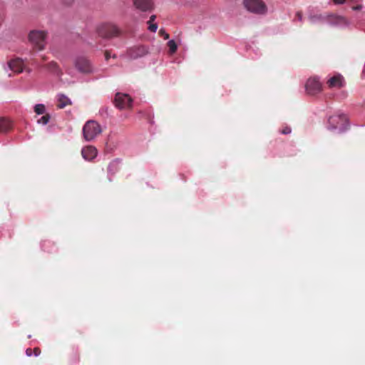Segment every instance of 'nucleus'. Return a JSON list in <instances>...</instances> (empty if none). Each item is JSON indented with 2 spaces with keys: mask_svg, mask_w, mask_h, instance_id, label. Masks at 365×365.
I'll list each match as a JSON object with an SVG mask.
<instances>
[{
  "mask_svg": "<svg viewBox=\"0 0 365 365\" xmlns=\"http://www.w3.org/2000/svg\"><path fill=\"white\" fill-rule=\"evenodd\" d=\"M98 35L103 38H112L121 34V30L114 24L106 22L98 25L96 28Z\"/></svg>",
  "mask_w": 365,
  "mask_h": 365,
  "instance_id": "f257e3e1",
  "label": "nucleus"
},
{
  "mask_svg": "<svg viewBox=\"0 0 365 365\" xmlns=\"http://www.w3.org/2000/svg\"><path fill=\"white\" fill-rule=\"evenodd\" d=\"M348 127V118L344 114L333 115L328 120L329 130L338 129L340 132H344Z\"/></svg>",
  "mask_w": 365,
  "mask_h": 365,
  "instance_id": "f03ea898",
  "label": "nucleus"
},
{
  "mask_svg": "<svg viewBox=\"0 0 365 365\" xmlns=\"http://www.w3.org/2000/svg\"><path fill=\"white\" fill-rule=\"evenodd\" d=\"M101 125L95 120H88L83 128V137L86 140L91 141L101 133Z\"/></svg>",
  "mask_w": 365,
  "mask_h": 365,
  "instance_id": "7ed1b4c3",
  "label": "nucleus"
},
{
  "mask_svg": "<svg viewBox=\"0 0 365 365\" xmlns=\"http://www.w3.org/2000/svg\"><path fill=\"white\" fill-rule=\"evenodd\" d=\"M46 33L43 31L34 30L29 34L30 43L38 50H43L45 46Z\"/></svg>",
  "mask_w": 365,
  "mask_h": 365,
  "instance_id": "20e7f679",
  "label": "nucleus"
},
{
  "mask_svg": "<svg viewBox=\"0 0 365 365\" xmlns=\"http://www.w3.org/2000/svg\"><path fill=\"white\" fill-rule=\"evenodd\" d=\"M75 68L81 73L89 74L93 72L91 61L83 56H78L74 60Z\"/></svg>",
  "mask_w": 365,
  "mask_h": 365,
  "instance_id": "39448f33",
  "label": "nucleus"
},
{
  "mask_svg": "<svg viewBox=\"0 0 365 365\" xmlns=\"http://www.w3.org/2000/svg\"><path fill=\"white\" fill-rule=\"evenodd\" d=\"M245 7L250 11L256 14H264L267 8L262 0H244Z\"/></svg>",
  "mask_w": 365,
  "mask_h": 365,
  "instance_id": "423d86ee",
  "label": "nucleus"
},
{
  "mask_svg": "<svg viewBox=\"0 0 365 365\" xmlns=\"http://www.w3.org/2000/svg\"><path fill=\"white\" fill-rule=\"evenodd\" d=\"M131 97L125 93H117L114 98V104L119 109L129 108L132 106Z\"/></svg>",
  "mask_w": 365,
  "mask_h": 365,
  "instance_id": "0eeeda50",
  "label": "nucleus"
},
{
  "mask_svg": "<svg viewBox=\"0 0 365 365\" xmlns=\"http://www.w3.org/2000/svg\"><path fill=\"white\" fill-rule=\"evenodd\" d=\"M149 53L148 48L143 45L134 46L127 50L126 55L130 59L143 57Z\"/></svg>",
  "mask_w": 365,
  "mask_h": 365,
  "instance_id": "6e6552de",
  "label": "nucleus"
},
{
  "mask_svg": "<svg viewBox=\"0 0 365 365\" xmlns=\"http://www.w3.org/2000/svg\"><path fill=\"white\" fill-rule=\"evenodd\" d=\"M322 88V83L316 77L309 78L305 84L306 91L309 95H315L321 92Z\"/></svg>",
  "mask_w": 365,
  "mask_h": 365,
  "instance_id": "1a4fd4ad",
  "label": "nucleus"
},
{
  "mask_svg": "<svg viewBox=\"0 0 365 365\" xmlns=\"http://www.w3.org/2000/svg\"><path fill=\"white\" fill-rule=\"evenodd\" d=\"M133 4L141 11H150L153 9V0H133Z\"/></svg>",
  "mask_w": 365,
  "mask_h": 365,
  "instance_id": "9d476101",
  "label": "nucleus"
},
{
  "mask_svg": "<svg viewBox=\"0 0 365 365\" xmlns=\"http://www.w3.org/2000/svg\"><path fill=\"white\" fill-rule=\"evenodd\" d=\"M97 150L92 145H88L81 150V155L86 160H92L97 156Z\"/></svg>",
  "mask_w": 365,
  "mask_h": 365,
  "instance_id": "9b49d317",
  "label": "nucleus"
},
{
  "mask_svg": "<svg viewBox=\"0 0 365 365\" xmlns=\"http://www.w3.org/2000/svg\"><path fill=\"white\" fill-rule=\"evenodd\" d=\"M327 85L329 88H340L344 86V78L340 74L335 75L327 81Z\"/></svg>",
  "mask_w": 365,
  "mask_h": 365,
  "instance_id": "f8f14e48",
  "label": "nucleus"
},
{
  "mask_svg": "<svg viewBox=\"0 0 365 365\" xmlns=\"http://www.w3.org/2000/svg\"><path fill=\"white\" fill-rule=\"evenodd\" d=\"M9 66L13 71L21 73L23 71L24 63L21 58H15L9 61Z\"/></svg>",
  "mask_w": 365,
  "mask_h": 365,
  "instance_id": "ddd939ff",
  "label": "nucleus"
},
{
  "mask_svg": "<svg viewBox=\"0 0 365 365\" xmlns=\"http://www.w3.org/2000/svg\"><path fill=\"white\" fill-rule=\"evenodd\" d=\"M57 107L60 109L65 108L66 106L71 105V100L63 94H59L57 97Z\"/></svg>",
  "mask_w": 365,
  "mask_h": 365,
  "instance_id": "4468645a",
  "label": "nucleus"
},
{
  "mask_svg": "<svg viewBox=\"0 0 365 365\" xmlns=\"http://www.w3.org/2000/svg\"><path fill=\"white\" fill-rule=\"evenodd\" d=\"M11 128H12V124L9 120H8L5 118H0V132L1 133L8 132Z\"/></svg>",
  "mask_w": 365,
  "mask_h": 365,
  "instance_id": "2eb2a0df",
  "label": "nucleus"
},
{
  "mask_svg": "<svg viewBox=\"0 0 365 365\" xmlns=\"http://www.w3.org/2000/svg\"><path fill=\"white\" fill-rule=\"evenodd\" d=\"M46 67L47 68L51 71V72H53L55 73H56L57 75L60 76L62 74V72L60 70L58 64L55 61H51L50 63H48L47 65H46Z\"/></svg>",
  "mask_w": 365,
  "mask_h": 365,
  "instance_id": "dca6fc26",
  "label": "nucleus"
},
{
  "mask_svg": "<svg viewBox=\"0 0 365 365\" xmlns=\"http://www.w3.org/2000/svg\"><path fill=\"white\" fill-rule=\"evenodd\" d=\"M118 170V162L113 160L108 165V172L109 173H115Z\"/></svg>",
  "mask_w": 365,
  "mask_h": 365,
  "instance_id": "f3484780",
  "label": "nucleus"
},
{
  "mask_svg": "<svg viewBox=\"0 0 365 365\" xmlns=\"http://www.w3.org/2000/svg\"><path fill=\"white\" fill-rule=\"evenodd\" d=\"M168 46L169 48L170 54H173L177 51L178 46L174 40H170L168 42Z\"/></svg>",
  "mask_w": 365,
  "mask_h": 365,
  "instance_id": "a211bd4d",
  "label": "nucleus"
},
{
  "mask_svg": "<svg viewBox=\"0 0 365 365\" xmlns=\"http://www.w3.org/2000/svg\"><path fill=\"white\" fill-rule=\"evenodd\" d=\"M34 111L38 114H43L45 112V106L43 104H37L34 107Z\"/></svg>",
  "mask_w": 365,
  "mask_h": 365,
  "instance_id": "6ab92c4d",
  "label": "nucleus"
},
{
  "mask_svg": "<svg viewBox=\"0 0 365 365\" xmlns=\"http://www.w3.org/2000/svg\"><path fill=\"white\" fill-rule=\"evenodd\" d=\"M50 120L49 114H46L43 115L40 119L38 120V123H41L43 125H46Z\"/></svg>",
  "mask_w": 365,
  "mask_h": 365,
  "instance_id": "aec40b11",
  "label": "nucleus"
},
{
  "mask_svg": "<svg viewBox=\"0 0 365 365\" xmlns=\"http://www.w3.org/2000/svg\"><path fill=\"white\" fill-rule=\"evenodd\" d=\"M159 35L160 36H163L164 38V39H168L170 36L168 33L165 32V31L163 29H161L160 31H159Z\"/></svg>",
  "mask_w": 365,
  "mask_h": 365,
  "instance_id": "412c9836",
  "label": "nucleus"
},
{
  "mask_svg": "<svg viewBox=\"0 0 365 365\" xmlns=\"http://www.w3.org/2000/svg\"><path fill=\"white\" fill-rule=\"evenodd\" d=\"M157 29H158V25L156 24H153V23L149 24L148 29L151 32H155L157 31Z\"/></svg>",
  "mask_w": 365,
  "mask_h": 365,
  "instance_id": "4be33fe9",
  "label": "nucleus"
},
{
  "mask_svg": "<svg viewBox=\"0 0 365 365\" xmlns=\"http://www.w3.org/2000/svg\"><path fill=\"white\" fill-rule=\"evenodd\" d=\"M291 131H292L291 128L286 126L282 130L281 133L284 134V135H287V134H289L291 133Z\"/></svg>",
  "mask_w": 365,
  "mask_h": 365,
  "instance_id": "5701e85b",
  "label": "nucleus"
},
{
  "mask_svg": "<svg viewBox=\"0 0 365 365\" xmlns=\"http://www.w3.org/2000/svg\"><path fill=\"white\" fill-rule=\"evenodd\" d=\"M33 353L37 356L41 354V349L38 347H36L33 349Z\"/></svg>",
  "mask_w": 365,
  "mask_h": 365,
  "instance_id": "b1692460",
  "label": "nucleus"
},
{
  "mask_svg": "<svg viewBox=\"0 0 365 365\" xmlns=\"http://www.w3.org/2000/svg\"><path fill=\"white\" fill-rule=\"evenodd\" d=\"M26 354L28 356H31L33 354V349H31V348H28L26 350Z\"/></svg>",
  "mask_w": 365,
  "mask_h": 365,
  "instance_id": "393cba45",
  "label": "nucleus"
},
{
  "mask_svg": "<svg viewBox=\"0 0 365 365\" xmlns=\"http://www.w3.org/2000/svg\"><path fill=\"white\" fill-rule=\"evenodd\" d=\"M296 17L299 20L302 21V13L301 11H298L296 14Z\"/></svg>",
  "mask_w": 365,
  "mask_h": 365,
  "instance_id": "a878e982",
  "label": "nucleus"
},
{
  "mask_svg": "<svg viewBox=\"0 0 365 365\" xmlns=\"http://www.w3.org/2000/svg\"><path fill=\"white\" fill-rule=\"evenodd\" d=\"M105 58L106 61H108L110 58V52L109 51H106Z\"/></svg>",
  "mask_w": 365,
  "mask_h": 365,
  "instance_id": "bb28decb",
  "label": "nucleus"
},
{
  "mask_svg": "<svg viewBox=\"0 0 365 365\" xmlns=\"http://www.w3.org/2000/svg\"><path fill=\"white\" fill-rule=\"evenodd\" d=\"M346 0H333L334 4H342L345 2Z\"/></svg>",
  "mask_w": 365,
  "mask_h": 365,
  "instance_id": "cd10ccee",
  "label": "nucleus"
},
{
  "mask_svg": "<svg viewBox=\"0 0 365 365\" xmlns=\"http://www.w3.org/2000/svg\"><path fill=\"white\" fill-rule=\"evenodd\" d=\"M156 19V16L155 15H152L150 17V20L148 21V24H151L153 23L155 19Z\"/></svg>",
  "mask_w": 365,
  "mask_h": 365,
  "instance_id": "c85d7f7f",
  "label": "nucleus"
},
{
  "mask_svg": "<svg viewBox=\"0 0 365 365\" xmlns=\"http://www.w3.org/2000/svg\"><path fill=\"white\" fill-rule=\"evenodd\" d=\"M361 8H362L361 5H357L356 6H354L353 9H354V10H360V9H361Z\"/></svg>",
  "mask_w": 365,
  "mask_h": 365,
  "instance_id": "c756f323",
  "label": "nucleus"
},
{
  "mask_svg": "<svg viewBox=\"0 0 365 365\" xmlns=\"http://www.w3.org/2000/svg\"><path fill=\"white\" fill-rule=\"evenodd\" d=\"M309 19H310V20H311L312 21H314V20H315V19H319V17H317V16H310V18H309Z\"/></svg>",
  "mask_w": 365,
  "mask_h": 365,
  "instance_id": "7c9ffc66",
  "label": "nucleus"
},
{
  "mask_svg": "<svg viewBox=\"0 0 365 365\" xmlns=\"http://www.w3.org/2000/svg\"><path fill=\"white\" fill-rule=\"evenodd\" d=\"M79 359V356L78 354H76V360H78Z\"/></svg>",
  "mask_w": 365,
  "mask_h": 365,
  "instance_id": "2f4dec72",
  "label": "nucleus"
}]
</instances>
